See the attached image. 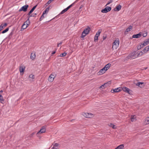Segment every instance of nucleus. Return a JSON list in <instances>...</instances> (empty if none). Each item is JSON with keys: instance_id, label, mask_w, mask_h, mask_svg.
Listing matches in <instances>:
<instances>
[{"instance_id": "obj_1", "label": "nucleus", "mask_w": 149, "mask_h": 149, "mask_svg": "<svg viewBox=\"0 0 149 149\" xmlns=\"http://www.w3.org/2000/svg\"><path fill=\"white\" fill-rule=\"evenodd\" d=\"M144 53L142 51L140 52H134L130 53L129 55L125 58V60H128L129 59L132 60L138 57L143 55Z\"/></svg>"}, {"instance_id": "obj_2", "label": "nucleus", "mask_w": 149, "mask_h": 149, "mask_svg": "<svg viewBox=\"0 0 149 149\" xmlns=\"http://www.w3.org/2000/svg\"><path fill=\"white\" fill-rule=\"evenodd\" d=\"M91 31V29L89 26H87L86 28L84 29L82 33L81 36V38H84L88 35Z\"/></svg>"}, {"instance_id": "obj_3", "label": "nucleus", "mask_w": 149, "mask_h": 149, "mask_svg": "<svg viewBox=\"0 0 149 149\" xmlns=\"http://www.w3.org/2000/svg\"><path fill=\"white\" fill-rule=\"evenodd\" d=\"M119 40L118 38L116 39L113 43L112 49H116L118 47L119 44Z\"/></svg>"}, {"instance_id": "obj_4", "label": "nucleus", "mask_w": 149, "mask_h": 149, "mask_svg": "<svg viewBox=\"0 0 149 149\" xmlns=\"http://www.w3.org/2000/svg\"><path fill=\"white\" fill-rule=\"evenodd\" d=\"M30 23L29 18H28L27 20L25 22L22 26V29H26L29 25Z\"/></svg>"}, {"instance_id": "obj_5", "label": "nucleus", "mask_w": 149, "mask_h": 149, "mask_svg": "<svg viewBox=\"0 0 149 149\" xmlns=\"http://www.w3.org/2000/svg\"><path fill=\"white\" fill-rule=\"evenodd\" d=\"M82 116L84 117L88 118H91L94 116L93 114L90 113H82Z\"/></svg>"}, {"instance_id": "obj_6", "label": "nucleus", "mask_w": 149, "mask_h": 149, "mask_svg": "<svg viewBox=\"0 0 149 149\" xmlns=\"http://www.w3.org/2000/svg\"><path fill=\"white\" fill-rule=\"evenodd\" d=\"M46 127L45 126H43L41 127L40 130L38 132H37L36 134V135L38 137L39 134L45 133L46 132Z\"/></svg>"}, {"instance_id": "obj_7", "label": "nucleus", "mask_w": 149, "mask_h": 149, "mask_svg": "<svg viewBox=\"0 0 149 149\" xmlns=\"http://www.w3.org/2000/svg\"><path fill=\"white\" fill-rule=\"evenodd\" d=\"M111 84V81H109L107 83H105L104 84H103L101 86H100V89H104L106 88L107 86H109Z\"/></svg>"}, {"instance_id": "obj_8", "label": "nucleus", "mask_w": 149, "mask_h": 149, "mask_svg": "<svg viewBox=\"0 0 149 149\" xmlns=\"http://www.w3.org/2000/svg\"><path fill=\"white\" fill-rule=\"evenodd\" d=\"M122 91H123L129 94H131L132 91L128 88L126 87H122Z\"/></svg>"}, {"instance_id": "obj_9", "label": "nucleus", "mask_w": 149, "mask_h": 149, "mask_svg": "<svg viewBox=\"0 0 149 149\" xmlns=\"http://www.w3.org/2000/svg\"><path fill=\"white\" fill-rule=\"evenodd\" d=\"M56 76L55 74H54L53 73L51 74L48 78V80L50 82H53Z\"/></svg>"}, {"instance_id": "obj_10", "label": "nucleus", "mask_w": 149, "mask_h": 149, "mask_svg": "<svg viewBox=\"0 0 149 149\" xmlns=\"http://www.w3.org/2000/svg\"><path fill=\"white\" fill-rule=\"evenodd\" d=\"M122 87H119L116 88H115L113 90H111V92L112 93H117L122 91Z\"/></svg>"}, {"instance_id": "obj_11", "label": "nucleus", "mask_w": 149, "mask_h": 149, "mask_svg": "<svg viewBox=\"0 0 149 149\" xmlns=\"http://www.w3.org/2000/svg\"><path fill=\"white\" fill-rule=\"evenodd\" d=\"M111 9V7L107 6L104 9H102L101 10V12L102 13H106L110 11Z\"/></svg>"}, {"instance_id": "obj_12", "label": "nucleus", "mask_w": 149, "mask_h": 149, "mask_svg": "<svg viewBox=\"0 0 149 149\" xmlns=\"http://www.w3.org/2000/svg\"><path fill=\"white\" fill-rule=\"evenodd\" d=\"M29 7V6L28 5H26L22 6L19 10V11H23L24 12H26L27 11V9Z\"/></svg>"}, {"instance_id": "obj_13", "label": "nucleus", "mask_w": 149, "mask_h": 149, "mask_svg": "<svg viewBox=\"0 0 149 149\" xmlns=\"http://www.w3.org/2000/svg\"><path fill=\"white\" fill-rule=\"evenodd\" d=\"M25 69V67L24 65H21L19 67V71L20 74L22 75Z\"/></svg>"}, {"instance_id": "obj_14", "label": "nucleus", "mask_w": 149, "mask_h": 149, "mask_svg": "<svg viewBox=\"0 0 149 149\" xmlns=\"http://www.w3.org/2000/svg\"><path fill=\"white\" fill-rule=\"evenodd\" d=\"M106 71L105 69L103 68L102 69L100 70V71L97 72V74L98 75H101L104 73Z\"/></svg>"}, {"instance_id": "obj_15", "label": "nucleus", "mask_w": 149, "mask_h": 149, "mask_svg": "<svg viewBox=\"0 0 149 149\" xmlns=\"http://www.w3.org/2000/svg\"><path fill=\"white\" fill-rule=\"evenodd\" d=\"M50 9V7H48L44 11L40 19H43L44 17V15L46 13H47L49 11Z\"/></svg>"}, {"instance_id": "obj_16", "label": "nucleus", "mask_w": 149, "mask_h": 149, "mask_svg": "<svg viewBox=\"0 0 149 149\" xmlns=\"http://www.w3.org/2000/svg\"><path fill=\"white\" fill-rule=\"evenodd\" d=\"M72 6V4L67 7L66 8L63 10L60 13V14H62L64 13L65 12L67 11Z\"/></svg>"}, {"instance_id": "obj_17", "label": "nucleus", "mask_w": 149, "mask_h": 149, "mask_svg": "<svg viewBox=\"0 0 149 149\" xmlns=\"http://www.w3.org/2000/svg\"><path fill=\"white\" fill-rule=\"evenodd\" d=\"M53 146L52 147V149H57L59 148V144L57 143H54L53 144Z\"/></svg>"}, {"instance_id": "obj_18", "label": "nucleus", "mask_w": 149, "mask_h": 149, "mask_svg": "<svg viewBox=\"0 0 149 149\" xmlns=\"http://www.w3.org/2000/svg\"><path fill=\"white\" fill-rule=\"evenodd\" d=\"M133 27L132 26H129L126 30L125 32V34H127L128 32L130 31L132 29Z\"/></svg>"}, {"instance_id": "obj_19", "label": "nucleus", "mask_w": 149, "mask_h": 149, "mask_svg": "<svg viewBox=\"0 0 149 149\" xmlns=\"http://www.w3.org/2000/svg\"><path fill=\"white\" fill-rule=\"evenodd\" d=\"M143 84V82H139L136 84V86H138L140 88L143 87L144 86V85Z\"/></svg>"}, {"instance_id": "obj_20", "label": "nucleus", "mask_w": 149, "mask_h": 149, "mask_svg": "<svg viewBox=\"0 0 149 149\" xmlns=\"http://www.w3.org/2000/svg\"><path fill=\"white\" fill-rule=\"evenodd\" d=\"M7 25V24L6 23H3L1 24L0 26V31L2 30Z\"/></svg>"}, {"instance_id": "obj_21", "label": "nucleus", "mask_w": 149, "mask_h": 149, "mask_svg": "<svg viewBox=\"0 0 149 149\" xmlns=\"http://www.w3.org/2000/svg\"><path fill=\"white\" fill-rule=\"evenodd\" d=\"M141 33H140L136 34H134L132 36V38H140L141 35Z\"/></svg>"}, {"instance_id": "obj_22", "label": "nucleus", "mask_w": 149, "mask_h": 149, "mask_svg": "<svg viewBox=\"0 0 149 149\" xmlns=\"http://www.w3.org/2000/svg\"><path fill=\"white\" fill-rule=\"evenodd\" d=\"M136 116L135 115H131L130 117V120L132 122H134L136 120Z\"/></svg>"}, {"instance_id": "obj_23", "label": "nucleus", "mask_w": 149, "mask_h": 149, "mask_svg": "<svg viewBox=\"0 0 149 149\" xmlns=\"http://www.w3.org/2000/svg\"><path fill=\"white\" fill-rule=\"evenodd\" d=\"M111 66V64L110 63H108L106 65L104 68L105 69V70L107 71L109 69Z\"/></svg>"}, {"instance_id": "obj_24", "label": "nucleus", "mask_w": 149, "mask_h": 149, "mask_svg": "<svg viewBox=\"0 0 149 149\" xmlns=\"http://www.w3.org/2000/svg\"><path fill=\"white\" fill-rule=\"evenodd\" d=\"M121 6L120 5H119L116 6V8L114 9V10L115 11H119L121 9Z\"/></svg>"}, {"instance_id": "obj_25", "label": "nucleus", "mask_w": 149, "mask_h": 149, "mask_svg": "<svg viewBox=\"0 0 149 149\" xmlns=\"http://www.w3.org/2000/svg\"><path fill=\"white\" fill-rule=\"evenodd\" d=\"M145 45H144V44L143 42H142L140 43L138 46V49H141V48L143 47Z\"/></svg>"}, {"instance_id": "obj_26", "label": "nucleus", "mask_w": 149, "mask_h": 149, "mask_svg": "<svg viewBox=\"0 0 149 149\" xmlns=\"http://www.w3.org/2000/svg\"><path fill=\"white\" fill-rule=\"evenodd\" d=\"M108 125L109 127L112 128L113 129H116L117 128V127L113 124L110 123L108 124Z\"/></svg>"}, {"instance_id": "obj_27", "label": "nucleus", "mask_w": 149, "mask_h": 149, "mask_svg": "<svg viewBox=\"0 0 149 149\" xmlns=\"http://www.w3.org/2000/svg\"><path fill=\"white\" fill-rule=\"evenodd\" d=\"M144 45L146 46L149 44V38L143 42Z\"/></svg>"}, {"instance_id": "obj_28", "label": "nucleus", "mask_w": 149, "mask_h": 149, "mask_svg": "<svg viewBox=\"0 0 149 149\" xmlns=\"http://www.w3.org/2000/svg\"><path fill=\"white\" fill-rule=\"evenodd\" d=\"M115 149H124V145L123 144L120 145L117 147Z\"/></svg>"}, {"instance_id": "obj_29", "label": "nucleus", "mask_w": 149, "mask_h": 149, "mask_svg": "<svg viewBox=\"0 0 149 149\" xmlns=\"http://www.w3.org/2000/svg\"><path fill=\"white\" fill-rule=\"evenodd\" d=\"M149 51V45L146 47L143 50V52L144 53L147 52L148 51Z\"/></svg>"}, {"instance_id": "obj_30", "label": "nucleus", "mask_w": 149, "mask_h": 149, "mask_svg": "<svg viewBox=\"0 0 149 149\" xmlns=\"http://www.w3.org/2000/svg\"><path fill=\"white\" fill-rule=\"evenodd\" d=\"M36 6H37V5L35 6L32 8V9L30 10V11H29V13L28 14V15H30L33 12V11L36 8Z\"/></svg>"}, {"instance_id": "obj_31", "label": "nucleus", "mask_w": 149, "mask_h": 149, "mask_svg": "<svg viewBox=\"0 0 149 149\" xmlns=\"http://www.w3.org/2000/svg\"><path fill=\"white\" fill-rule=\"evenodd\" d=\"M36 57V54L34 53H32L31 54V58L33 60L35 59Z\"/></svg>"}, {"instance_id": "obj_32", "label": "nucleus", "mask_w": 149, "mask_h": 149, "mask_svg": "<svg viewBox=\"0 0 149 149\" xmlns=\"http://www.w3.org/2000/svg\"><path fill=\"white\" fill-rule=\"evenodd\" d=\"M102 30L101 29H99L97 33H96L95 36L98 37L100 36V33H101Z\"/></svg>"}, {"instance_id": "obj_33", "label": "nucleus", "mask_w": 149, "mask_h": 149, "mask_svg": "<svg viewBox=\"0 0 149 149\" xmlns=\"http://www.w3.org/2000/svg\"><path fill=\"white\" fill-rule=\"evenodd\" d=\"M145 123L146 124H149V117H147L146 118Z\"/></svg>"}, {"instance_id": "obj_34", "label": "nucleus", "mask_w": 149, "mask_h": 149, "mask_svg": "<svg viewBox=\"0 0 149 149\" xmlns=\"http://www.w3.org/2000/svg\"><path fill=\"white\" fill-rule=\"evenodd\" d=\"M4 101V99H3L2 96L1 95H0V102L2 103H3V102Z\"/></svg>"}, {"instance_id": "obj_35", "label": "nucleus", "mask_w": 149, "mask_h": 149, "mask_svg": "<svg viewBox=\"0 0 149 149\" xmlns=\"http://www.w3.org/2000/svg\"><path fill=\"white\" fill-rule=\"evenodd\" d=\"M66 54H67V53H66L64 52L63 53L59 55V56L61 57H64V56H65L66 55Z\"/></svg>"}, {"instance_id": "obj_36", "label": "nucleus", "mask_w": 149, "mask_h": 149, "mask_svg": "<svg viewBox=\"0 0 149 149\" xmlns=\"http://www.w3.org/2000/svg\"><path fill=\"white\" fill-rule=\"evenodd\" d=\"M9 30V28H6V29L3 31L2 32V33H4L6 32H7Z\"/></svg>"}, {"instance_id": "obj_37", "label": "nucleus", "mask_w": 149, "mask_h": 149, "mask_svg": "<svg viewBox=\"0 0 149 149\" xmlns=\"http://www.w3.org/2000/svg\"><path fill=\"white\" fill-rule=\"evenodd\" d=\"M29 77L30 78L32 79H33L34 78V75L32 74H31L29 75Z\"/></svg>"}, {"instance_id": "obj_38", "label": "nucleus", "mask_w": 149, "mask_h": 149, "mask_svg": "<svg viewBox=\"0 0 149 149\" xmlns=\"http://www.w3.org/2000/svg\"><path fill=\"white\" fill-rule=\"evenodd\" d=\"M113 1V0H110L109 1H108V3L106 5V6L107 5H109V4H110V3H111Z\"/></svg>"}, {"instance_id": "obj_39", "label": "nucleus", "mask_w": 149, "mask_h": 149, "mask_svg": "<svg viewBox=\"0 0 149 149\" xmlns=\"http://www.w3.org/2000/svg\"><path fill=\"white\" fill-rule=\"evenodd\" d=\"M147 32H146L145 33H143L142 34V36H143V37H145L147 36Z\"/></svg>"}, {"instance_id": "obj_40", "label": "nucleus", "mask_w": 149, "mask_h": 149, "mask_svg": "<svg viewBox=\"0 0 149 149\" xmlns=\"http://www.w3.org/2000/svg\"><path fill=\"white\" fill-rule=\"evenodd\" d=\"M52 1H53L52 0H49L48 1V2L47 3V4H50L51 2Z\"/></svg>"}, {"instance_id": "obj_41", "label": "nucleus", "mask_w": 149, "mask_h": 149, "mask_svg": "<svg viewBox=\"0 0 149 149\" xmlns=\"http://www.w3.org/2000/svg\"><path fill=\"white\" fill-rule=\"evenodd\" d=\"M98 39V37L95 36L94 38V40L95 41L96 40H97Z\"/></svg>"}, {"instance_id": "obj_42", "label": "nucleus", "mask_w": 149, "mask_h": 149, "mask_svg": "<svg viewBox=\"0 0 149 149\" xmlns=\"http://www.w3.org/2000/svg\"><path fill=\"white\" fill-rule=\"evenodd\" d=\"M62 43V42H61L59 43H58L57 45V47H59V45H61Z\"/></svg>"}, {"instance_id": "obj_43", "label": "nucleus", "mask_w": 149, "mask_h": 149, "mask_svg": "<svg viewBox=\"0 0 149 149\" xmlns=\"http://www.w3.org/2000/svg\"><path fill=\"white\" fill-rule=\"evenodd\" d=\"M56 52V51H54V52H53L52 53V55H53L54 54H55Z\"/></svg>"}, {"instance_id": "obj_44", "label": "nucleus", "mask_w": 149, "mask_h": 149, "mask_svg": "<svg viewBox=\"0 0 149 149\" xmlns=\"http://www.w3.org/2000/svg\"><path fill=\"white\" fill-rule=\"evenodd\" d=\"M106 37L103 36V40H104L106 38Z\"/></svg>"}, {"instance_id": "obj_45", "label": "nucleus", "mask_w": 149, "mask_h": 149, "mask_svg": "<svg viewBox=\"0 0 149 149\" xmlns=\"http://www.w3.org/2000/svg\"><path fill=\"white\" fill-rule=\"evenodd\" d=\"M3 91L2 90H1L0 91V95H1V93L3 92Z\"/></svg>"}, {"instance_id": "obj_46", "label": "nucleus", "mask_w": 149, "mask_h": 149, "mask_svg": "<svg viewBox=\"0 0 149 149\" xmlns=\"http://www.w3.org/2000/svg\"><path fill=\"white\" fill-rule=\"evenodd\" d=\"M147 68V67H144V68H143V69H145V70Z\"/></svg>"}, {"instance_id": "obj_47", "label": "nucleus", "mask_w": 149, "mask_h": 149, "mask_svg": "<svg viewBox=\"0 0 149 149\" xmlns=\"http://www.w3.org/2000/svg\"><path fill=\"white\" fill-rule=\"evenodd\" d=\"M32 16L31 15L30 16V17H32Z\"/></svg>"}, {"instance_id": "obj_48", "label": "nucleus", "mask_w": 149, "mask_h": 149, "mask_svg": "<svg viewBox=\"0 0 149 149\" xmlns=\"http://www.w3.org/2000/svg\"><path fill=\"white\" fill-rule=\"evenodd\" d=\"M52 1H53V0H52Z\"/></svg>"}]
</instances>
